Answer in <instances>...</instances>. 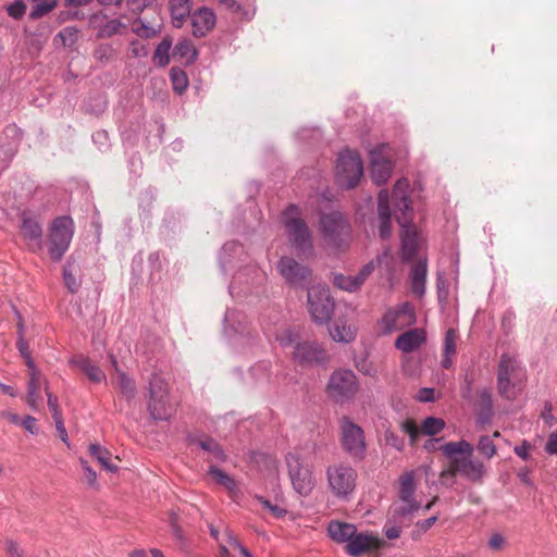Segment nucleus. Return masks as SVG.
Listing matches in <instances>:
<instances>
[{"instance_id":"obj_62","label":"nucleus","mask_w":557,"mask_h":557,"mask_svg":"<svg viewBox=\"0 0 557 557\" xmlns=\"http://www.w3.org/2000/svg\"><path fill=\"white\" fill-rule=\"evenodd\" d=\"M55 423V429H57V432L61 438V441L67 446L70 447V441H69V435H67V432H66V429H65V425H64V422H63V419L62 420H58V421H54Z\"/></svg>"},{"instance_id":"obj_4","label":"nucleus","mask_w":557,"mask_h":557,"mask_svg":"<svg viewBox=\"0 0 557 557\" xmlns=\"http://www.w3.org/2000/svg\"><path fill=\"white\" fill-rule=\"evenodd\" d=\"M320 232L325 243L334 248L347 247L351 238V227L339 211L323 213L319 221Z\"/></svg>"},{"instance_id":"obj_28","label":"nucleus","mask_w":557,"mask_h":557,"mask_svg":"<svg viewBox=\"0 0 557 557\" xmlns=\"http://www.w3.org/2000/svg\"><path fill=\"white\" fill-rule=\"evenodd\" d=\"M356 525L348 522L332 520L327 525L329 536L336 543L348 544L349 540L356 533Z\"/></svg>"},{"instance_id":"obj_40","label":"nucleus","mask_w":557,"mask_h":557,"mask_svg":"<svg viewBox=\"0 0 557 557\" xmlns=\"http://www.w3.org/2000/svg\"><path fill=\"white\" fill-rule=\"evenodd\" d=\"M170 78L174 91L182 95L188 86V78L185 71L180 67H172Z\"/></svg>"},{"instance_id":"obj_63","label":"nucleus","mask_w":557,"mask_h":557,"mask_svg":"<svg viewBox=\"0 0 557 557\" xmlns=\"http://www.w3.org/2000/svg\"><path fill=\"white\" fill-rule=\"evenodd\" d=\"M531 445L523 441L521 445L515 447V453L523 460L529 459Z\"/></svg>"},{"instance_id":"obj_5","label":"nucleus","mask_w":557,"mask_h":557,"mask_svg":"<svg viewBox=\"0 0 557 557\" xmlns=\"http://www.w3.org/2000/svg\"><path fill=\"white\" fill-rule=\"evenodd\" d=\"M283 224L292 246L299 252L312 250V237L306 222L300 219V211L296 205H289L282 215Z\"/></svg>"},{"instance_id":"obj_27","label":"nucleus","mask_w":557,"mask_h":557,"mask_svg":"<svg viewBox=\"0 0 557 557\" xmlns=\"http://www.w3.org/2000/svg\"><path fill=\"white\" fill-rule=\"evenodd\" d=\"M377 213L380 220L379 232L383 239L391 236V209H389V196L386 189H382L377 197Z\"/></svg>"},{"instance_id":"obj_46","label":"nucleus","mask_w":557,"mask_h":557,"mask_svg":"<svg viewBox=\"0 0 557 557\" xmlns=\"http://www.w3.org/2000/svg\"><path fill=\"white\" fill-rule=\"evenodd\" d=\"M400 503L401 504L396 509V513L400 517L411 516L420 508V504L414 499V497L400 499Z\"/></svg>"},{"instance_id":"obj_19","label":"nucleus","mask_w":557,"mask_h":557,"mask_svg":"<svg viewBox=\"0 0 557 557\" xmlns=\"http://www.w3.org/2000/svg\"><path fill=\"white\" fill-rule=\"evenodd\" d=\"M416 322L414 310L408 302L403 304L396 309L388 310L381 319L383 332L389 334L401 330Z\"/></svg>"},{"instance_id":"obj_29","label":"nucleus","mask_w":557,"mask_h":557,"mask_svg":"<svg viewBox=\"0 0 557 557\" xmlns=\"http://www.w3.org/2000/svg\"><path fill=\"white\" fill-rule=\"evenodd\" d=\"M70 363L79 368L94 383H101L106 380L104 372L97 364L92 363L88 357L83 355L75 356L71 359Z\"/></svg>"},{"instance_id":"obj_11","label":"nucleus","mask_w":557,"mask_h":557,"mask_svg":"<svg viewBox=\"0 0 557 557\" xmlns=\"http://www.w3.org/2000/svg\"><path fill=\"white\" fill-rule=\"evenodd\" d=\"M308 307L317 324H326L334 312L335 302L327 287L313 285L308 289Z\"/></svg>"},{"instance_id":"obj_41","label":"nucleus","mask_w":557,"mask_h":557,"mask_svg":"<svg viewBox=\"0 0 557 557\" xmlns=\"http://www.w3.org/2000/svg\"><path fill=\"white\" fill-rule=\"evenodd\" d=\"M172 41L164 38L156 48L153 53V61L159 66H165L170 61V49Z\"/></svg>"},{"instance_id":"obj_16","label":"nucleus","mask_w":557,"mask_h":557,"mask_svg":"<svg viewBox=\"0 0 557 557\" xmlns=\"http://www.w3.org/2000/svg\"><path fill=\"white\" fill-rule=\"evenodd\" d=\"M389 257V251L386 249L376 257L375 260H371L362 267L359 273L355 276H347L344 274H335L333 277V284L343 290L352 293L360 288L369 275L374 271L375 267L381 264L384 259Z\"/></svg>"},{"instance_id":"obj_51","label":"nucleus","mask_w":557,"mask_h":557,"mask_svg":"<svg viewBox=\"0 0 557 557\" xmlns=\"http://www.w3.org/2000/svg\"><path fill=\"white\" fill-rule=\"evenodd\" d=\"M270 368L269 361H261L251 367L250 372L257 381H262L269 377Z\"/></svg>"},{"instance_id":"obj_42","label":"nucleus","mask_w":557,"mask_h":557,"mask_svg":"<svg viewBox=\"0 0 557 557\" xmlns=\"http://www.w3.org/2000/svg\"><path fill=\"white\" fill-rule=\"evenodd\" d=\"M32 2L34 7L29 15L34 20L44 16L55 7V0H32Z\"/></svg>"},{"instance_id":"obj_23","label":"nucleus","mask_w":557,"mask_h":557,"mask_svg":"<svg viewBox=\"0 0 557 557\" xmlns=\"http://www.w3.org/2000/svg\"><path fill=\"white\" fill-rule=\"evenodd\" d=\"M381 540L371 532L356 531L355 535L351 536L348 544L345 546V550L352 557L361 556L372 549L379 548Z\"/></svg>"},{"instance_id":"obj_3","label":"nucleus","mask_w":557,"mask_h":557,"mask_svg":"<svg viewBox=\"0 0 557 557\" xmlns=\"http://www.w3.org/2000/svg\"><path fill=\"white\" fill-rule=\"evenodd\" d=\"M440 450L453 461L455 470L466 480L478 483L484 478L485 467L482 461L472 458L473 446L469 442H448Z\"/></svg>"},{"instance_id":"obj_44","label":"nucleus","mask_w":557,"mask_h":557,"mask_svg":"<svg viewBox=\"0 0 557 557\" xmlns=\"http://www.w3.org/2000/svg\"><path fill=\"white\" fill-rule=\"evenodd\" d=\"M458 474L453 461L449 460V466L440 473V483L448 488L453 487L457 483Z\"/></svg>"},{"instance_id":"obj_12","label":"nucleus","mask_w":557,"mask_h":557,"mask_svg":"<svg viewBox=\"0 0 557 557\" xmlns=\"http://www.w3.org/2000/svg\"><path fill=\"white\" fill-rule=\"evenodd\" d=\"M358 387L356 374L351 370L339 369L331 374L326 391L336 403H345L354 397Z\"/></svg>"},{"instance_id":"obj_47","label":"nucleus","mask_w":557,"mask_h":557,"mask_svg":"<svg viewBox=\"0 0 557 557\" xmlns=\"http://www.w3.org/2000/svg\"><path fill=\"white\" fill-rule=\"evenodd\" d=\"M63 280L71 293H76L79 288L81 282L75 277L73 273V265L66 263L63 268Z\"/></svg>"},{"instance_id":"obj_17","label":"nucleus","mask_w":557,"mask_h":557,"mask_svg":"<svg viewBox=\"0 0 557 557\" xmlns=\"http://www.w3.org/2000/svg\"><path fill=\"white\" fill-rule=\"evenodd\" d=\"M20 232L33 252L41 251L44 248V234L41 223L36 215L28 210L21 213Z\"/></svg>"},{"instance_id":"obj_9","label":"nucleus","mask_w":557,"mask_h":557,"mask_svg":"<svg viewBox=\"0 0 557 557\" xmlns=\"http://www.w3.org/2000/svg\"><path fill=\"white\" fill-rule=\"evenodd\" d=\"M91 28L97 30L99 38H111L128 33L132 17L125 14H108L103 11L94 13L88 18Z\"/></svg>"},{"instance_id":"obj_55","label":"nucleus","mask_w":557,"mask_h":557,"mask_svg":"<svg viewBox=\"0 0 557 557\" xmlns=\"http://www.w3.org/2000/svg\"><path fill=\"white\" fill-rule=\"evenodd\" d=\"M8 14L14 20H20L26 12V4L23 0H15L7 8Z\"/></svg>"},{"instance_id":"obj_1","label":"nucleus","mask_w":557,"mask_h":557,"mask_svg":"<svg viewBox=\"0 0 557 557\" xmlns=\"http://www.w3.org/2000/svg\"><path fill=\"white\" fill-rule=\"evenodd\" d=\"M219 260L223 273L237 267L228 286L232 297L262 285L267 278L265 272L256 262L250 260L244 247L237 242L225 243Z\"/></svg>"},{"instance_id":"obj_36","label":"nucleus","mask_w":557,"mask_h":557,"mask_svg":"<svg viewBox=\"0 0 557 557\" xmlns=\"http://www.w3.org/2000/svg\"><path fill=\"white\" fill-rule=\"evenodd\" d=\"M331 337L338 343H350L355 339V330L346 322H336L330 330Z\"/></svg>"},{"instance_id":"obj_56","label":"nucleus","mask_w":557,"mask_h":557,"mask_svg":"<svg viewBox=\"0 0 557 557\" xmlns=\"http://www.w3.org/2000/svg\"><path fill=\"white\" fill-rule=\"evenodd\" d=\"M94 54L98 61L107 63L113 57V48L110 45H100Z\"/></svg>"},{"instance_id":"obj_33","label":"nucleus","mask_w":557,"mask_h":557,"mask_svg":"<svg viewBox=\"0 0 557 557\" xmlns=\"http://www.w3.org/2000/svg\"><path fill=\"white\" fill-rule=\"evenodd\" d=\"M170 10L173 25L181 27L186 17L190 15V1L170 0Z\"/></svg>"},{"instance_id":"obj_32","label":"nucleus","mask_w":557,"mask_h":557,"mask_svg":"<svg viewBox=\"0 0 557 557\" xmlns=\"http://www.w3.org/2000/svg\"><path fill=\"white\" fill-rule=\"evenodd\" d=\"M457 331L454 329H448L443 343V357L441 361V366L445 369H449L454 363V357L456 355V345H457Z\"/></svg>"},{"instance_id":"obj_10","label":"nucleus","mask_w":557,"mask_h":557,"mask_svg":"<svg viewBox=\"0 0 557 557\" xmlns=\"http://www.w3.org/2000/svg\"><path fill=\"white\" fill-rule=\"evenodd\" d=\"M327 483L333 495L339 499H348L356 487L357 471L347 465L330 466L326 470Z\"/></svg>"},{"instance_id":"obj_22","label":"nucleus","mask_w":557,"mask_h":557,"mask_svg":"<svg viewBox=\"0 0 557 557\" xmlns=\"http://www.w3.org/2000/svg\"><path fill=\"white\" fill-rule=\"evenodd\" d=\"M281 276L290 285L300 286L310 275L311 271L307 265L297 262L290 257H282L277 264Z\"/></svg>"},{"instance_id":"obj_26","label":"nucleus","mask_w":557,"mask_h":557,"mask_svg":"<svg viewBox=\"0 0 557 557\" xmlns=\"http://www.w3.org/2000/svg\"><path fill=\"white\" fill-rule=\"evenodd\" d=\"M426 274L428 260L426 258H419L410 270L411 290L418 297H422L425 294Z\"/></svg>"},{"instance_id":"obj_37","label":"nucleus","mask_w":557,"mask_h":557,"mask_svg":"<svg viewBox=\"0 0 557 557\" xmlns=\"http://www.w3.org/2000/svg\"><path fill=\"white\" fill-rule=\"evenodd\" d=\"M209 474L218 484L224 486L231 494H235L237 492L236 481L216 466L210 467Z\"/></svg>"},{"instance_id":"obj_35","label":"nucleus","mask_w":557,"mask_h":557,"mask_svg":"<svg viewBox=\"0 0 557 557\" xmlns=\"http://www.w3.org/2000/svg\"><path fill=\"white\" fill-rule=\"evenodd\" d=\"M263 331L268 337H274V339L283 347L290 346L297 337V334L289 327H282L273 331L270 326L263 325Z\"/></svg>"},{"instance_id":"obj_53","label":"nucleus","mask_w":557,"mask_h":557,"mask_svg":"<svg viewBox=\"0 0 557 557\" xmlns=\"http://www.w3.org/2000/svg\"><path fill=\"white\" fill-rule=\"evenodd\" d=\"M46 391V395H47V400H48V407L51 411V414H52V418L54 421H58V420H62V413L60 411V408H59V400H58V397L54 396L48 388V386H46L45 388Z\"/></svg>"},{"instance_id":"obj_64","label":"nucleus","mask_w":557,"mask_h":557,"mask_svg":"<svg viewBox=\"0 0 557 557\" xmlns=\"http://www.w3.org/2000/svg\"><path fill=\"white\" fill-rule=\"evenodd\" d=\"M545 450L549 455L557 456V433H552L546 442Z\"/></svg>"},{"instance_id":"obj_2","label":"nucleus","mask_w":557,"mask_h":557,"mask_svg":"<svg viewBox=\"0 0 557 557\" xmlns=\"http://www.w3.org/2000/svg\"><path fill=\"white\" fill-rule=\"evenodd\" d=\"M409 181L400 178L396 182L392 198L395 206V218L403 228L401 234V258L404 261H412L416 257L420 238L416 227L411 224L412 208L409 200Z\"/></svg>"},{"instance_id":"obj_57","label":"nucleus","mask_w":557,"mask_h":557,"mask_svg":"<svg viewBox=\"0 0 557 557\" xmlns=\"http://www.w3.org/2000/svg\"><path fill=\"white\" fill-rule=\"evenodd\" d=\"M154 1L156 0H127V5L133 13L138 14Z\"/></svg>"},{"instance_id":"obj_61","label":"nucleus","mask_w":557,"mask_h":557,"mask_svg":"<svg viewBox=\"0 0 557 557\" xmlns=\"http://www.w3.org/2000/svg\"><path fill=\"white\" fill-rule=\"evenodd\" d=\"M176 50L182 55H187L189 52H191V59H195L197 57L196 50L194 49L193 45L187 40L180 42L176 46Z\"/></svg>"},{"instance_id":"obj_31","label":"nucleus","mask_w":557,"mask_h":557,"mask_svg":"<svg viewBox=\"0 0 557 557\" xmlns=\"http://www.w3.org/2000/svg\"><path fill=\"white\" fill-rule=\"evenodd\" d=\"M29 370V380L27 386V404L34 410H37L40 403V383H41V373L34 364V368H28Z\"/></svg>"},{"instance_id":"obj_38","label":"nucleus","mask_w":557,"mask_h":557,"mask_svg":"<svg viewBox=\"0 0 557 557\" xmlns=\"http://www.w3.org/2000/svg\"><path fill=\"white\" fill-rule=\"evenodd\" d=\"M414 472L407 471L399 478V499L414 497Z\"/></svg>"},{"instance_id":"obj_45","label":"nucleus","mask_w":557,"mask_h":557,"mask_svg":"<svg viewBox=\"0 0 557 557\" xmlns=\"http://www.w3.org/2000/svg\"><path fill=\"white\" fill-rule=\"evenodd\" d=\"M497 387L498 392L502 396H504L507 399H511L515 397V388L513 385L510 382V377H507V375L498 374L497 375Z\"/></svg>"},{"instance_id":"obj_39","label":"nucleus","mask_w":557,"mask_h":557,"mask_svg":"<svg viewBox=\"0 0 557 557\" xmlns=\"http://www.w3.org/2000/svg\"><path fill=\"white\" fill-rule=\"evenodd\" d=\"M480 405L482 411L479 417L480 423H487L491 420L493 413V398L488 389L484 388L479 392Z\"/></svg>"},{"instance_id":"obj_8","label":"nucleus","mask_w":557,"mask_h":557,"mask_svg":"<svg viewBox=\"0 0 557 557\" xmlns=\"http://www.w3.org/2000/svg\"><path fill=\"white\" fill-rule=\"evenodd\" d=\"M74 234V223L70 216H59L49 228L48 253L53 261H60L67 251Z\"/></svg>"},{"instance_id":"obj_21","label":"nucleus","mask_w":557,"mask_h":557,"mask_svg":"<svg viewBox=\"0 0 557 557\" xmlns=\"http://www.w3.org/2000/svg\"><path fill=\"white\" fill-rule=\"evenodd\" d=\"M293 360L301 366H324L329 361V357L315 342H302L296 344Z\"/></svg>"},{"instance_id":"obj_15","label":"nucleus","mask_w":557,"mask_h":557,"mask_svg":"<svg viewBox=\"0 0 557 557\" xmlns=\"http://www.w3.org/2000/svg\"><path fill=\"white\" fill-rule=\"evenodd\" d=\"M342 444L344 449L354 458L362 459L366 454L363 430L350 419L344 418L341 424Z\"/></svg>"},{"instance_id":"obj_13","label":"nucleus","mask_w":557,"mask_h":557,"mask_svg":"<svg viewBox=\"0 0 557 557\" xmlns=\"http://www.w3.org/2000/svg\"><path fill=\"white\" fill-rule=\"evenodd\" d=\"M224 333L238 351L242 345H251L253 337L247 329L246 317L237 310H226L224 314Z\"/></svg>"},{"instance_id":"obj_20","label":"nucleus","mask_w":557,"mask_h":557,"mask_svg":"<svg viewBox=\"0 0 557 557\" xmlns=\"http://www.w3.org/2000/svg\"><path fill=\"white\" fill-rule=\"evenodd\" d=\"M445 421L442 418L426 417L420 426L412 420L407 419L401 422L400 430L408 434L410 444H414L420 434L425 436H435L445 429Z\"/></svg>"},{"instance_id":"obj_30","label":"nucleus","mask_w":557,"mask_h":557,"mask_svg":"<svg viewBox=\"0 0 557 557\" xmlns=\"http://www.w3.org/2000/svg\"><path fill=\"white\" fill-rule=\"evenodd\" d=\"M111 363L115 368V376L112 379L113 384L120 389V392L128 399L134 398L136 394L135 382L128 377L124 372L117 369L116 358L110 356Z\"/></svg>"},{"instance_id":"obj_24","label":"nucleus","mask_w":557,"mask_h":557,"mask_svg":"<svg viewBox=\"0 0 557 557\" xmlns=\"http://www.w3.org/2000/svg\"><path fill=\"white\" fill-rule=\"evenodd\" d=\"M426 342V332L414 327L401 333L395 341V347L405 354L418 350Z\"/></svg>"},{"instance_id":"obj_7","label":"nucleus","mask_w":557,"mask_h":557,"mask_svg":"<svg viewBox=\"0 0 557 557\" xmlns=\"http://www.w3.org/2000/svg\"><path fill=\"white\" fill-rule=\"evenodd\" d=\"M336 181L343 188H354L363 175V164L360 154L350 149L339 152L336 162Z\"/></svg>"},{"instance_id":"obj_52","label":"nucleus","mask_w":557,"mask_h":557,"mask_svg":"<svg viewBox=\"0 0 557 557\" xmlns=\"http://www.w3.org/2000/svg\"><path fill=\"white\" fill-rule=\"evenodd\" d=\"M16 347L24 358L27 368H34L35 361L30 356L29 346L24 336L21 335V337L17 338Z\"/></svg>"},{"instance_id":"obj_48","label":"nucleus","mask_w":557,"mask_h":557,"mask_svg":"<svg viewBox=\"0 0 557 557\" xmlns=\"http://www.w3.org/2000/svg\"><path fill=\"white\" fill-rule=\"evenodd\" d=\"M199 446L203 450L211 453L216 460H224L225 456L220 445L214 440L206 437L199 442Z\"/></svg>"},{"instance_id":"obj_43","label":"nucleus","mask_w":557,"mask_h":557,"mask_svg":"<svg viewBox=\"0 0 557 557\" xmlns=\"http://www.w3.org/2000/svg\"><path fill=\"white\" fill-rule=\"evenodd\" d=\"M518 367L517 360L508 355L504 354L500 357L499 366H498V374L507 375V377H511Z\"/></svg>"},{"instance_id":"obj_49","label":"nucleus","mask_w":557,"mask_h":557,"mask_svg":"<svg viewBox=\"0 0 557 557\" xmlns=\"http://www.w3.org/2000/svg\"><path fill=\"white\" fill-rule=\"evenodd\" d=\"M253 498L262 505V507L271 512L275 518H283L286 515V509L278 505L272 504L269 499L260 495H255Z\"/></svg>"},{"instance_id":"obj_58","label":"nucleus","mask_w":557,"mask_h":557,"mask_svg":"<svg viewBox=\"0 0 557 557\" xmlns=\"http://www.w3.org/2000/svg\"><path fill=\"white\" fill-rule=\"evenodd\" d=\"M506 543L507 541L505 536H503L500 533H494L488 540V547L493 550H502Z\"/></svg>"},{"instance_id":"obj_14","label":"nucleus","mask_w":557,"mask_h":557,"mask_svg":"<svg viewBox=\"0 0 557 557\" xmlns=\"http://www.w3.org/2000/svg\"><path fill=\"white\" fill-rule=\"evenodd\" d=\"M286 463L295 492L301 496L309 495L314 486V479L310 467L302 463L300 458L295 454H288L286 456Z\"/></svg>"},{"instance_id":"obj_60","label":"nucleus","mask_w":557,"mask_h":557,"mask_svg":"<svg viewBox=\"0 0 557 557\" xmlns=\"http://www.w3.org/2000/svg\"><path fill=\"white\" fill-rule=\"evenodd\" d=\"M25 430H27L30 434H36L38 432L36 425V419L32 416H26L22 419L21 424Z\"/></svg>"},{"instance_id":"obj_59","label":"nucleus","mask_w":557,"mask_h":557,"mask_svg":"<svg viewBox=\"0 0 557 557\" xmlns=\"http://www.w3.org/2000/svg\"><path fill=\"white\" fill-rule=\"evenodd\" d=\"M81 465H82L83 470L85 471V478H86L88 484L95 485L97 482L96 471L83 458H81Z\"/></svg>"},{"instance_id":"obj_34","label":"nucleus","mask_w":557,"mask_h":557,"mask_svg":"<svg viewBox=\"0 0 557 557\" xmlns=\"http://www.w3.org/2000/svg\"><path fill=\"white\" fill-rule=\"evenodd\" d=\"M89 454L109 472H116L117 466L111 462V453L98 444L89 445Z\"/></svg>"},{"instance_id":"obj_25","label":"nucleus","mask_w":557,"mask_h":557,"mask_svg":"<svg viewBox=\"0 0 557 557\" xmlns=\"http://www.w3.org/2000/svg\"><path fill=\"white\" fill-rule=\"evenodd\" d=\"M193 35L197 37H203L210 32L216 22L214 12L209 8H200L196 10L191 15Z\"/></svg>"},{"instance_id":"obj_6","label":"nucleus","mask_w":557,"mask_h":557,"mask_svg":"<svg viewBox=\"0 0 557 557\" xmlns=\"http://www.w3.org/2000/svg\"><path fill=\"white\" fill-rule=\"evenodd\" d=\"M148 412L153 420L166 421L175 411L170 400L168 383L159 375L153 374L149 381Z\"/></svg>"},{"instance_id":"obj_50","label":"nucleus","mask_w":557,"mask_h":557,"mask_svg":"<svg viewBox=\"0 0 557 557\" xmlns=\"http://www.w3.org/2000/svg\"><path fill=\"white\" fill-rule=\"evenodd\" d=\"M478 450L486 458H492L496 454V447L492 438L487 435L481 436L478 443Z\"/></svg>"},{"instance_id":"obj_18","label":"nucleus","mask_w":557,"mask_h":557,"mask_svg":"<svg viewBox=\"0 0 557 557\" xmlns=\"http://www.w3.org/2000/svg\"><path fill=\"white\" fill-rule=\"evenodd\" d=\"M388 149V145L382 144L370 151L371 178L376 185L385 184L392 175L393 164Z\"/></svg>"},{"instance_id":"obj_54","label":"nucleus","mask_w":557,"mask_h":557,"mask_svg":"<svg viewBox=\"0 0 557 557\" xmlns=\"http://www.w3.org/2000/svg\"><path fill=\"white\" fill-rule=\"evenodd\" d=\"M385 444L395 448L398 451H403L405 447L404 440L391 430H386L384 433Z\"/></svg>"}]
</instances>
